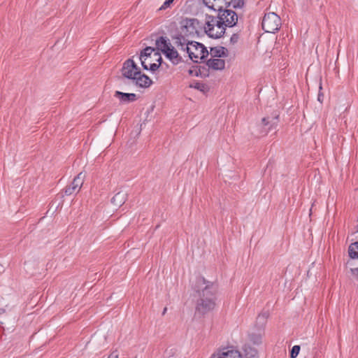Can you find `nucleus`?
Instances as JSON below:
<instances>
[{"label":"nucleus","instance_id":"obj_1","mask_svg":"<svg viewBox=\"0 0 358 358\" xmlns=\"http://www.w3.org/2000/svg\"><path fill=\"white\" fill-rule=\"evenodd\" d=\"M192 288L197 296L194 315L199 318L204 317L213 311L216 306L218 285L206 280L203 276H199Z\"/></svg>","mask_w":358,"mask_h":358},{"label":"nucleus","instance_id":"obj_15","mask_svg":"<svg viewBox=\"0 0 358 358\" xmlns=\"http://www.w3.org/2000/svg\"><path fill=\"white\" fill-rule=\"evenodd\" d=\"M210 54L213 57H226L228 55V50L223 46L210 48Z\"/></svg>","mask_w":358,"mask_h":358},{"label":"nucleus","instance_id":"obj_5","mask_svg":"<svg viewBox=\"0 0 358 358\" xmlns=\"http://www.w3.org/2000/svg\"><path fill=\"white\" fill-rule=\"evenodd\" d=\"M206 26L203 27L204 31L206 35L211 38L217 39L224 36L225 34V28H218L220 31H214V28L216 27L217 17L216 16L206 15Z\"/></svg>","mask_w":358,"mask_h":358},{"label":"nucleus","instance_id":"obj_39","mask_svg":"<svg viewBox=\"0 0 358 358\" xmlns=\"http://www.w3.org/2000/svg\"><path fill=\"white\" fill-rule=\"evenodd\" d=\"M166 311H167V308H166V307H165V308H164V310H163L162 315H165V313H166Z\"/></svg>","mask_w":358,"mask_h":358},{"label":"nucleus","instance_id":"obj_32","mask_svg":"<svg viewBox=\"0 0 358 358\" xmlns=\"http://www.w3.org/2000/svg\"><path fill=\"white\" fill-rule=\"evenodd\" d=\"M160 67V64H157L156 63L150 64L148 68V70L150 71L152 73H155L156 71H157Z\"/></svg>","mask_w":358,"mask_h":358},{"label":"nucleus","instance_id":"obj_35","mask_svg":"<svg viewBox=\"0 0 358 358\" xmlns=\"http://www.w3.org/2000/svg\"><path fill=\"white\" fill-rule=\"evenodd\" d=\"M270 119H271V117L268 116V117H264L262 119V123L264 126H268V122H270Z\"/></svg>","mask_w":358,"mask_h":358},{"label":"nucleus","instance_id":"obj_44","mask_svg":"<svg viewBox=\"0 0 358 358\" xmlns=\"http://www.w3.org/2000/svg\"><path fill=\"white\" fill-rule=\"evenodd\" d=\"M357 231H358V230H357Z\"/></svg>","mask_w":358,"mask_h":358},{"label":"nucleus","instance_id":"obj_20","mask_svg":"<svg viewBox=\"0 0 358 358\" xmlns=\"http://www.w3.org/2000/svg\"><path fill=\"white\" fill-rule=\"evenodd\" d=\"M85 177V174L83 172L79 173L73 180L71 184L80 191Z\"/></svg>","mask_w":358,"mask_h":358},{"label":"nucleus","instance_id":"obj_4","mask_svg":"<svg viewBox=\"0 0 358 358\" xmlns=\"http://www.w3.org/2000/svg\"><path fill=\"white\" fill-rule=\"evenodd\" d=\"M281 26V19L275 13H266L262 19V28L267 33H275Z\"/></svg>","mask_w":358,"mask_h":358},{"label":"nucleus","instance_id":"obj_34","mask_svg":"<svg viewBox=\"0 0 358 358\" xmlns=\"http://www.w3.org/2000/svg\"><path fill=\"white\" fill-rule=\"evenodd\" d=\"M154 55L157 57V59H156L157 62H158L157 64H160L161 66L162 64L163 63V59L161 56V54L157 51L154 53Z\"/></svg>","mask_w":358,"mask_h":358},{"label":"nucleus","instance_id":"obj_12","mask_svg":"<svg viewBox=\"0 0 358 358\" xmlns=\"http://www.w3.org/2000/svg\"><path fill=\"white\" fill-rule=\"evenodd\" d=\"M242 357L244 358H259V352L257 349L254 346H252L250 343H245L242 347Z\"/></svg>","mask_w":358,"mask_h":358},{"label":"nucleus","instance_id":"obj_27","mask_svg":"<svg viewBox=\"0 0 358 358\" xmlns=\"http://www.w3.org/2000/svg\"><path fill=\"white\" fill-rule=\"evenodd\" d=\"M65 195L70 196L74 193H78L79 191L71 183L64 189Z\"/></svg>","mask_w":358,"mask_h":358},{"label":"nucleus","instance_id":"obj_30","mask_svg":"<svg viewBox=\"0 0 358 358\" xmlns=\"http://www.w3.org/2000/svg\"><path fill=\"white\" fill-rule=\"evenodd\" d=\"M239 38H240V35L238 33L233 34L230 38L231 44L234 45V44L237 43Z\"/></svg>","mask_w":358,"mask_h":358},{"label":"nucleus","instance_id":"obj_33","mask_svg":"<svg viewBox=\"0 0 358 358\" xmlns=\"http://www.w3.org/2000/svg\"><path fill=\"white\" fill-rule=\"evenodd\" d=\"M319 88H320V91H319L318 96H317V100L320 103H322L323 102V99H324V94L321 92V90L322 89V83L321 82L320 83Z\"/></svg>","mask_w":358,"mask_h":358},{"label":"nucleus","instance_id":"obj_3","mask_svg":"<svg viewBox=\"0 0 358 358\" xmlns=\"http://www.w3.org/2000/svg\"><path fill=\"white\" fill-rule=\"evenodd\" d=\"M217 22L216 27L217 28L234 27L238 23V14L230 8L217 9Z\"/></svg>","mask_w":358,"mask_h":358},{"label":"nucleus","instance_id":"obj_25","mask_svg":"<svg viewBox=\"0 0 358 358\" xmlns=\"http://www.w3.org/2000/svg\"><path fill=\"white\" fill-rule=\"evenodd\" d=\"M279 122V115L275 114L273 116L271 117L270 122H268V131H271L277 127Z\"/></svg>","mask_w":358,"mask_h":358},{"label":"nucleus","instance_id":"obj_18","mask_svg":"<svg viewBox=\"0 0 358 358\" xmlns=\"http://www.w3.org/2000/svg\"><path fill=\"white\" fill-rule=\"evenodd\" d=\"M126 196V193L119 192L111 199V203L115 206H121L125 202Z\"/></svg>","mask_w":358,"mask_h":358},{"label":"nucleus","instance_id":"obj_36","mask_svg":"<svg viewBox=\"0 0 358 358\" xmlns=\"http://www.w3.org/2000/svg\"><path fill=\"white\" fill-rule=\"evenodd\" d=\"M217 0H203V3L208 7L211 6L213 3H215Z\"/></svg>","mask_w":358,"mask_h":358},{"label":"nucleus","instance_id":"obj_40","mask_svg":"<svg viewBox=\"0 0 358 358\" xmlns=\"http://www.w3.org/2000/svg\"><path fill=\"white\" fill-rule=\"evenodd\" d=\"M4 312V309L0 308V314Z\"/></svg>","mask_w":358,"mask_h":358},{"label":"nucleus","instance_id":"obj_2","mask_svg":"<svg viewBox=\"0 0 358 358\" xmlns=\"http://www.w3.org/2000/svg\"><path fill=\"white\" fill-rule=\"evenodd\" d=\"M157 50L161 51L173 65L183 62L182 57L166 36H161L155 41Z\"/></svg>","mask_w":358,"mask_h":358},{"label":"nucleus","instance_id":"obj_41","mask_svg":"<svg viewBox=\"0 0 358 358\" xmlns=\"http://www.w3.org/2000/svg\"><path fill=\"white\" fill-rule=\"evenodd\" d=\"M210 358H217V357H215V355L213 354V355H211Z\"/></svg>","mask_w":358,"mask_h":358},{"label":"nucleus","instance_id":"obj_14","mask_svg":"<svg viewBox=\"0 0 358 358\" xmlns=\"http://www.w3.org/2000/svg\"><path fill=\"white\" fill-rule=\"evenodd\" d=\"M206 64L213 70H223L225 67V62L222 59H209L206 62Z\"/></svg>","mask_w":358,"mask_h":358},{"label":"nucleus","instance_id":"obj_22","mask_svg":"<svg viewBox=\"0 0 358 358\" xmlns=\"http://www.w3.org/2000/svg\"><path fill=\"white\" fill-rule=\"evenodd\" d=\"M190 45H185L183 49H180L181 50L186 51L188 54L189 58L194 62L198 63L197 59H199V55L196 54L193 50H192V48L189 47Z\"/></svg>","mask_w":358,"mask_h":358},{"label":"nucleus","instance_id":"obj_11","mask_svg":"<svg viewBox=\"0 0 358 358\" xmlns=\"http://www.w3.org/2000/svg\"><path fill=\"white\" fill-rule=\"evenodd\" d=\"M135 81V84L139 87L142 88H148L152 84V80L145 75V73H142L140 71V74L135 76L134 80Z\"/></svg>","mask_w":358,"mask_h":358},{"label":"nucleus","instance_id":"obj_42","mask_svg":"<svg viewBox=\"0 0 358 358\" xmlns=\"http://www.w3.org/2000/svg\"><path fill=\"white\" fill-rule=\"evenodd\" d=\"M192 48V50L194 49V51H197L199 49H195L194 48H193L192 46H191Z\"/></svg>","mask_w":358,"mask_h":358},{"label":"nucleus","instance_id":"obj_43","mask_svg":"<svg viewBox=\"0 0 358 358\" xmlns=\"http://www.w3.org/2000/svg\"><path fill=\"white\" fill-rule=\"evenodd\" d=\"M108 358H117V357H109Z\"/></svg>","mask_w":358,"mask_h":358},{"label":"nucleus","instance_id":"obj_21","mask_svg":"<svg viewBox=\"0 0 358 358\" xmlns=\"http://www.w3.org/2000/svg\"><path fill=\"white\" fill-rule=\"evenodd\" d=\"M348 254L351 259H358V241L349 245Z\"/></svg>","mask_w":358,"mask_h":358},{"label":"nucleus","instance_id":"obj_7","mask_svg":"<svg viewBox=\"0 0 358 358\" xmlns=\"http://www.w3.org/2000/svg\"><path fill=\"white\" fill-rule=\"evenodd\" d=\"M181 29H186L188 31L189 29H191L190 32H193L195 31L196 33H198V29H202L201 23L196 18H185L181 22Z\"/></svg>","mask_w":358,"mask_h":358},{"label":"nucleus","instance_id":"obj_28","mask_svg":"<svg viewBox=\"0 0 358 358\" xmlns=\"http://www.w3.org/2000/svg\"><path fill=\"white\" fill-rule=\"evenodd\" d=\"M245 4V0H233L231 6L233 9L242 8Z\"/></svg>","mask_w":358,"mask_h":358},{"label":"nucleus","instance_id":"obj_17","mask_svg":"<svg viewBox=\"0 0 358 358\" xmlns=\"http://www.w3.org/2000/svg\"><path fill=\"white\" fill-rule=\"evenodd\" d=\"M215 357L217 356L215 355ZM217 357L223 358H241L242 353L238 350H230L226 352H222Z\"/></svg>","mask_w":358,"mask_h":358},{"label":"nucleus","instance_id":"obj_23","mask_svg":"<svg viewBox=\"0 0 358 358\" xmlns=\"http://www.w3.org/2000/svg\"><path fill=\"white\" fill-rule=\"evenodd\" d=\"M194 68L198 69L197 71H196L194 76H201L202 78H207L209 76V69L206 68V66H196Z\"/></svg>","mask_w":358,"mask_h":358},{"label":"nucleus","instance_id":"obj_13","mask_svg":"<svg viewBox=\"0 0 358 358\" xmlns=\"http://www.w3.org/2000/svg\"><path fill=\"white\" fill-rule=\"evenodd\" d=\"M269 317L268 311H262L256 318L255 327L260 331H264V327L266 324L267 319Z\"/></svg>","mask_w":358,"mask_h":358},{"label":"nucleus","instance_id":"obj_8","mask_svg":"<svg viewBox=\"0 0 358 358\" xmlns=\"http://www.w3.org/2000/svg\"><path fill=\"white\" fill-rule=\"evenodd\" d=\"M114 96L119 99L120 104L129 103L138 99L137 95L134 93H125L120 91H115Z\"/></svg>","mask_w":358,"mask_h":358},{"label":"nucleus","instance_id":"obj_9","mask_svg":"<svg viewBox=\"0 0 358 358\" xmlns=\"http://www.w3.org/2000/svg\"><path fill=\"white\" fill-rule=\"evenodd\" d=\"M171 39L174 41V44L177 47H180V49H183L185 45H190V46H194V42L193 41H189L187 38V35H183L182 33H178L175 35L171 36Z\"/></svg>","mask_w":358,"mask_h":358},{"label":"nucleus","instance_id":"obj_26","mask_svg":"<svg viewBox=\"0 0 358 358\" xmlns=\"http://www.w3.org/2000/svg\"><path fill=\"white\" fill-rule=\"evenodd\" d=\"M155 51V48H152V47H150V46L145 47L141 52L140 59L142 60V59H143L144 57H150L151 55L152 52H153Z\"/></svg>","mask_w":358,"mask_h":358},{"label":"nucleus","instance_id":"obj_10","mask_svg":"<svg viewBox=\"0 0 358 358\" xmlns=\"http://www.w3.org/2000/svg\"><path fill=\"white\" fill-rule=\"evenodd\" d=\"M264 331L257 329L256 331H251L248 333V340L250 345L255 346L261 345L262 343V338Z\"/></svg>","mask_w":358,"mask_h":358},{"label":"nucleus","instance_id":"obj_24","mask_svg":"<svg viewBox=\"0 0 358 358\" xmlns=\"http://www.w3.org/2000/svg\"><path fill=\"white\" fill-rule=\"evenodd\" d=\"M190 87H194L198 90L202 92L204 94L207 93L210 90L208 85H206L205 83H200V82H195L194 83V85H191Z\"/></svg>","mask_w":358,"mask_h":358},{"label":"nucleus","instance_id":"obj_37","mask_svg":"<svg viewBox=\"0 0 358 358\" xmlns=\"http://www.w3.org/2000/svg\"><path fill=\"white\" fill-rule=\"evenodd\" d=\"M141 61L143 69L145 70H148L149 66L145 64V59H142Z\"/></svg>","mask_w":358,"mask_h":358},{"label":"nucleus","instance_id":"obj_29","mask_svg":"<svg viewBox=\"0 0 358 358\" xmlns=\"http://www.w3.org/2000/svg\"><path fill=\"white\" fill-rule=\"evenodd\" d=\"M300 345H294L290 350V358H296L300 352Z\"/></svg>","mask_w":358,"mask_h":358},{"label":"nucleus","instance_id":"obj_31","mask_svg":"<svg viewBox=\"0 0 358 358\" xmlns=\"http://www.w3.org/2000/svg\"><path fill=\"white\" fill-rule=\"evenodd\" d=\"M174 0H166L162 6L159 8V10H165L171 6V5L173 3Z\"/></svg>","mask_w":358,"mask_h":358},{"label":"nucleus","instance_id":"obj_38","mask_svg":"<svg viewBox=\"0 0 358 358\" xmlns=\"http://www.w3.org/2000/svg\"><path fill=\"white\" fill-rule=\"evenodd\" d=\"M197 70H198V69H196V68H194V69H189L188 71V73L190 76H194V73H195L196 71H197Z\"/></svg>","mask_w":358,"mask_h":358},{"label":"nucleus","instance_id":"obj_16","mask_svg":"<svg viewBox=\"0 0 358 358\" xmlns=\"http://www.w3.org/2000/svg\"><path fill=\"white\" fill-rule=\"evenodd\" d=\"M231 1H233V0H217L215 3H213L211 6H208V8L213 10L230 8Z\"/></svg>","mask_w":358,"mask_h":358},{"label":"nucleus","instance_id":"obj_19","mask_svg":"<svg viewBox=\"0 0 358 358\" xmlns=\"http://www.w3.org/2000/svg\"><path fill=\"white\" fill-rule=\"evenodd\" d=\"M194 43V45L193 48H194L195 49H199V48L201 49L200 50L201 56L199 57V58H200V59L202 62L204 61L208 57V56L209 55V52H208L206 47L203 44H202L199 42L195 41Z\"/></svg>","mask_w":358,"mask_h":358},{"label":"nucleus","instance_id":"obj_6","mask_svg":"<svg viewBox=\"0 0 358 358\" xmlns=\"http://www.w3.org/2000/svg\"><path fill=\"white\" fill-rule=\"evenodd\" d=\"M121 71L123 77L132 80L140 74V69L132 59H128L123 63Z\"/></svg>","mask_w":358,"mask_h":358}]
</instances>
